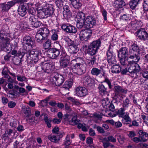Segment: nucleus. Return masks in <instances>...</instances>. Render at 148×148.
Returning a JSON list of instances; mask_svg holds the SVG:
<instances>
[{
  "label": "nucleus",
  "mask_w": 148,
  "mask_h": 148,
  "mask_svg": "<svg viewBox=\"0 0 148 148\" xmlns=\"http://www.w3.org/2000/svg\"><path fill=\"white\" fill-rule=\"evenodd\" d=\"M116 136L117 137V138L119 142L123 143V142L124 138L120 134H117Z\"/></svg>",
  "instance_id": "63"
},
{
  "label": "nucleus",
  "mask_w": 148,
  "mask_h": 148,
  "mask_svg": "<svg viewBox=\"0 0 148 148\" xmlns=\"http://www.w3.org/2000/svg\"><path fill=\"white\" fill-rule=\"evenodd\" d=\"M29 16L36 15V10L33 7L30 8L28 10Z\"/></svg>",
  "instance_id": "56"
},
{
  "label": "nucleus",
  "mask_w": 148,
  "mask_h": 148,
  "mask_svg": "<svg viewBox=\"0 0 148 148\" xmlns=\"http://www.w3.org/2000/svg\"><path fill=\"white\" fill-rule=\"evenodd\" d=\"M72 85V82L66 81L63 85V87L65 89H68L71 87Z\"/></svg>",
  "instance_id": "47"
},
{
  "label": "nucleus",
  "mask_w": 148,
  "mask_h": 148,
  "mask_svg": "<svg viewBox=\"0 0 148 148\" xmlns=\"http://www.w3.org/2000/svg\"><path fill=\"white\" fill-rule=\"evenodd\" d=\"M67 121L69 123L73 125H76V124L78 123L79 121V120L77 119V117L75 116H67Z\"/></svg>",
  "instance_id": "20"
},
{
  "label": "nucleus",
  "mask_w": 148,
  "mask_h": 148,
  "mask_svg": "<svg viewBox=\"0 0 148 148\" xmlns=\"http://www.w3.org/2000/svg\"><path fill=\"white\" fill-rule=\"evenodd\" d=\"M35 37L37 42L40 43H42L45 39L38 31Z\"/></svg>",
  "instance_id": "30"
},
{
  "label": "nucleus",
  "mask_w": 148,
  "mask_h": 148,
  "mask_svg": "<svg viewBox=\"0 0 148 148\" xmlns=\"http://www.w3.org/2000/svg\"><path fill=\"white\" fill-rule=\"evenodd\" d=\"M48 138L51 142L56 143H58L61 137L58 134H50L48 136Z\"/></svg>",
  "instance_id": "18"
},
{
  "label": "nucleus",
  "mask_w": 148,
  "mask_h": 148,
  "mask_svg": "<svg viewBox=\"0 0 148 148\" xmlns=\"http://www.w3.org/2000/svg\"><path fill=\"white\" fill-rule=\"evenodd\" d=\"M52 77L53 83H55L57 86L62 85L64 81L63 76L57 73H54Z\"/></svg>",
  "instance_id": "4"
},
{
  "label": "nucleus",
  "mask_w": 148,
  "mask_h": 148,
  "mask_svg": "<svg viewBox=\"0 0 148 148\" xmlns=\"http://www.w3.org/2000/svg\"><path fill=\"white\" fill-rule=\"evenodd\" d=\"M43 9L46 15V17H52L53 15H54V12L55 9L54 8L53 5L48 4L46 5V7Z\"/></svg>",
  "instance_id": "10"
},
{
  "label": "nucleus",
  "mask_w": 148,
  "mask_h": 148,
  "mask_svg": "<svg viewBox=\"0 0 148 148\" xmlns=\"http://www.w3.org/2000/svg\"><path fill=\"white\" fill-rule=\"evenodd\" d=\"M113 46L111 45H110L106 53V55L107 56V59L109 58H110L113 56H115L114 54V53L112 51V48Z\"/></svg>",
  "instance_id": "35"
},
{
  "label": "nucleus",
  "mask_w": 148,
  "mask_h": 148,
  "mask_svg": "<svg viewBox=\"0 0 148 148\" xmlns=\"http://www.w3.org/2000/svg\"><path fill=\"white\" fill-rule=\"evenodd\" d=\"M128 51L127 49L125 47L121 48L118 52V58H126L128 56Z\"/></svg>",
  "instance_id": "16"
},
{
  "label": "nucleus",
  "mask_w": 148,
  "mask_h": 148,
  "mask_svg": "<svg viewBox=\"0 0 148 148\" xmlns=\"http://www.w3.org/2000/svg\"><path fill=\"white\" fill-rule=\"evenodd\" d=\"M56 46L57 48H50L47 51L48 56L52 59L57 58L60 54V50H61L64 52V48L58 43H56Z\"/></svg>",
  "instance_id": "2"
},
{
  "label": "nucleus",
  "mask_w": 148,
  "mask_h": 148,
  "mask_svg": "<svg viewBox=\"0 0 148 148\" xmlns=\"http://www.w3.org/2000/svg\"><path fill=\"white\" fill-rule=\"evenodd\" d=\"M85 21L82 20L80 21H77V27L78 28H81L84 25L85 26Z\"/></svg>",
  "instance_id": "52"
},
{
  "label": "nucleus",
  "mask_w": 148,
  "mask_h": 148,
  "mask_svg": "<svg viewBox=\"0 0 148 148\" xmlns=\"http://www.w3.org/2000/svg\"><path fill=\"white\" fill-rule=\"evenodd\" d=\"M41 67L44 71L46 73H49L51 71L52 65L49 63L45 62L41 63Z\"/></svg>",
  "instance_id": "13"
},
{
  "label": "nucleus",
  "mask_w": 148,
  "mask_h": 148,
  "mask_svg": "<svg viewBox=\"0 0 148 148\" xmlns=\"http://www.w3.org/2000/svg\"><path fill=\"white\" fill-rule=\"evenodd\" d=\"M125 109L123 108H121L116 112V114L118 115L119 117H123L125 116Z\"/></svg>",
  "instance_id": "33"
},
{
  "label": "nucleus",
  "mask_w": 148,
  "mask_h": 148,
  "mask_svg": "<svg viewBox=\"0 0 148 148\" xmlns=\"http://www.w3.org/2000/svg\"><path fill=\"white\" fill-rule=\"evenodd\" d=\"M69 56L65 54H62L59 62L60 66L63 68L67 67L69 64Z\"/></svg>",
  "instance_id": "9"
},
{
  "label": "nucleus",
  "mask_w": 148,
  "mask_h": 148,
  "mask_svg": "<svg viewBox=\"0 0 148 148\" xmlns=\"http://www.w3.org/2000/svg\"><path fill=\"white\" fill-rule=\"evenodd\" d=\"M138 2L139 0H131L129 3L131 8L134 9L137 6Z\"/></svg>",
  "instance_id": "39"
},
{
  "label": "nucleus",
  "mask_w": 148,
  "mask_h": 148,
  "mask_svg": "<svg viewBox=\"0 0 148 148\" xmlns=\"http://www.w3.org/2000/svg\"><path fill=\"white\" fill-rule=\"evenodd\" d=\"M110 103L108 98L104 99L102 100L103 106L105 108H107Z\"/></svg>",
  "instance_id": "40"
},
{
  "label": "nucleus",
  "mask_w": 148,
  "mask_h": 148,
  "mask_svg": "<svg viewBox=\"0 0 148 148\" xmlns=\"http://www.w3.org/2000/svg\"><path fill=\"white\" fill-rule=\"evenodd\" d=\"M65 41L67 43L69 47L71 45H74L73 42L68 37H66L64 38Z\"/></svg>",
  "instance_id": "59"
},
{
  "label": "nucleus",
  "mask_w": 148,
  "mask_h": 148,
  "mask_svg": "<svg viewBox=\"0 0 148 148\" xmlns=\"http://www.w3.org/2000/svg\"><path fill=\"white\" fill-rule=\"evenodd\" d=\"M63 3L62 0H56V4L58 8L62 7L63 5Z\"/></svg>",
  "instance_id": "61"
},
{
  "label": "nucleus",
  "mask_w": 148,
  "mask_h": 148,
  "mask_svg": "<svg viewBox=\"0 0 148 148\" xmlns=\"http://www.w3.org/2000/svg\"><path fill=\"white\" fill-rule=\"evenodd\" d=\"M101 42L99 39L93 41L90 45V47L95 48L98 50L101 46Z\"/></svg>",
  "instance_id": "23"
},
{
  "label": "nucleus",
  "mask_w": 148,
  "mask_h": 148,
  "mask_svg": "<svg viewBox=\"0 0 148 148\" xmlns=\"http://www.w3.org/2000/svg\"><path fill=\"white\" fill-rule=\"evenodd\" d=\"M102 69L100 68V69L96 67L93 68L91 71V74L93 75L98 76L101 73Z\"/></svg>",
  "instance_id": "27"
},
{
  "label": "nucleus",
  "mask_w": 148,
  "mask_h": 148,
  "mask_svg": "<svg viewBox=\"0 0 148 148\" xmlns=\"http://www.w3.org/2000/svg\"><path fill=\"white\" fill-rule=\"evenodd\" d=\"M114 92L115 95L117 97L119 96L123 98V95L121 93H126L127 92V89L123 88L122 87L119 86H114Z\"/></svg>",
  "instance_id": "11"
},
{
  "label": "nucleus",
  "mask_w": 148,
  "mask_h": 148,
  "mask_svg": "<svg viewBox=\"0 0 148 148\" xmlns=\"http://www.w3.org/2000/svg\"><path fill=\"white\" fill-rule=\"evenodd\" d=\"M102 114L104 116L108 117H113L116 116V115L110 112V110L105 109L102 110Z\"/></svg>",
  "instance_id": "28"
},
{
  "label": "nucleus",
  "mask_w": 148,
  "mask_h": 148,
  "mask_svg": "<svg viewBox=\"0 0 148 148\" xmlns=\"http://www.w3.org/2000/svg\"><path fill=\"white\" fill-rule=\"evenodd\" d=\"M23 45H27L32 47L34 45V41L30 36H26L23 38Z\"/></svg>",
  "instance_id": "14"
},
{
  "label": "nucleus",
  "mask_w": 148,
  "mask_h": 148,
  "mask_svg": "<svg viewBox=\"0 0 148 148\" xmlns=\"http://www.w3.org/2000/svg\"><path fill=\"white\" fill-rule=\"evenodd\" d=\"M123 119H122V123L124 124H127L131 121V119L128 114H126L124 117H122Z\"/></svg>",
  "instance_id": "41"
},
{
  "label": "nucleus",
  "mask_w": 148,
  "mask_h": 148,
  "mask_svg": "<svg viewBox=\"0 0 148 148\" xmlns=\"http://www.w3.org/2000/svg\"><path fill=\"white\" fill-rule=\"evenodd\" d=\"M107 59L108 63L111 65L115 64L116 62L115 56L110 58H109Z\"/></svg>",
  "instance_id": "54"
},
{
  "label": "nucleus",
  "mask_w": 148,
  "mask_h": 148,
  "mask_svg": "<svg viewBox=\"0 0 148 148\" xmlns=\"http://www.w3.org/2000/svg\"><path fill=\"white\" fill-rule=\"evenodd\" d=\"M100 11L103 16V19L104 21H106L107 20V12L103 8V7H101Z\"/></svg>",
  "instance_id": "46"
},
{
  "label": "nucleus",
  "mask_w": 148,
  "mask_h": 148,
  "mask_svg": "<svg viewBox=\"0 0 148 148\" xmlns=\"http://www.w3.org/2000/svg\"><path fill=\"white\" fill-rule=\"evenodd\" d=\"M121 71V67L119 65H117L113 66L111 69V72L113 73H119Z\"/></svg>",
  "instance_id": "32"
},
{
  "label": "nucleus",
  "mask_w": 148,
  "mask_h": 148,
  "mask_svg": "<svg viewBox=\"0 0 148 148\" xmlns=\"http://www.w3.org/2000/svg\"><path fill=\"white\" fill-rule=\"evenodd\" d=\"M3 31H1L0 32V40H2L7 37L5 33H3Z\"/></svg>",
  "instance_id": "64"
},
{
  "label": "nucleus",
  "mask_w": 148,
  "mask_h": 148,
  "mask_svg": "<svg viewBox=\"0 0 148 148\" xmlns=\"http://www.w3.org/2000/svg\"><path fill=\"white\" fill-rule=\"evenodd\" d=\"M37 15L40 18H47L46 15L43 8L38 12Z\"/></svg>",
  "instance_id": "44"
},
{
  "label": "nucleus",
  "mask_w": 148,
  "mask_h": 148,
  "mask_svg": "<svg viewBox=\"0 0 148 148\" xmlns=\"http://www.w3.org/2000/svg\"><path fill=\"white\" fill-rule=\"evenodd\" d=\"M85 67L80 66L78 65H75L73 66V71L79 75L84 74L85 71Z\"/></svg>",
  "instance_id": "12"
},
{
  "label": "nucleus",
  "mask_w": 148,
  "mask_h": 148,
  "mask_svg": "<svg viewBox=\"0 0 148 148\" xmlns=\"http://www.w3.org/2000/svg\"><path fill=\"white\" fill-rule=\"evenodd\" d=\"M132 48L134 51H135L136 54H139V47L135 43L132 46Z\"/></svg>",
  "instance_id": "55"
},
{
  "label": "nucleus",
  "mask_w": 148,
  "mask_h": 148,
  "mask_svg": "<svg viewBox=\"0 0 148 148\" xmlns=\"http://www.w3.org/2000/svg\"><path fill=\"white\" fill-rule=\"evenodd\" d=\"M127 65L128 71L130 73L131 76L135 78L138 77L139 65L136 63L132 62V61H128Z\"/></svg>",
  "instance_id": "3"
},
{
  "label": "nucleus",
  "mask_w": 148,
  "mask_h": 148,
  "mask_svg": "<svg viewBox=\"0 0 148 148\" xmlns=\"http://www.w3.org/2000/svg\"><path fill=\"white\" fill-rule=\"evenodd\" d=\"M68 100L72 102L74 104L77 105H79L80 104L79 102L76 99L72 97H69L68 98Z\"/></svg>",
  "instance_id": "57"
},
{
  "label": "nucleus",
  "mask_w": 148,
  "mask_h": 148,
  "mask_svg": "<svg viewBox=\"0 0 148 148\" xmlns=\"http://www.w3.org/2000/svg\"><path fill=\"white\" fill-rule=\"evenodd\" d=\"M44 120L48 127L50 128L51 127V122L52 120L50 119H48L47 115L44 116Z\"/></svg>",
  "instance_id": "43"
},
{
  "label": "nucleus",
  "mask_w": 148,
  "mask_h": 148,
  "mask_svg": "<svg viewBox=\"0 0 148 148\" xmlns=\"http://www.w3.org/2000/svg\"><path fill=\"white\" fill-rule=\"evenodd\" d=\"M87 52L90 56L95 55L97 52V50L95 49V48L90 47V45H89L88 49L87 50Z\"/></svg>",
  "instance_id": "31"
},
{
  "label": "nucleus",
  "mask_w": 148,
  "mask_h": 148,
  "mask_svg": "<svg viewBox=\"0 0 148 148\" xmlns=\"http://www.w3.org/2000/svg\"><path fill=\"white\" fill-rule=\"evenodd\" d=\"M74 93L76 96L80 97H84L88 94L87 90L85 87L79 86L75 88Z\"/></svg>",
  "instance_id": "5"
},
{
  "label": "nucleus",
  "mask_w": 148,
  "mask_h": 148,
  "mask_svg": "<svg viewBox=\"0 0 148 148\" xmlns=\"http://www.w3.org/2000/svg\"><path fill=\"white\" fill-rule=\"evenodd\" d=\"M73 61H75L77 63L75 65H78L80 66H84L86 67V63L84 59L82 58L78 57Z\"/></svg>",
  "instance_id": "24"
},
{
  "label": "nucleus",
  "mask_w": 148,
  "mask_h": 148,
  "mask_svg": "<svg viewBox=\"0 0 148 148\" xmlns=\"http://www.w3.org/2000/svg\"><path fill=\"white\" fill-rule=\"evenodd\" d=\"M22 109L27 117H29L31 115V110L29 107L26 106L25 105H23L22 106Z\"/></svg>",
  "instance_id": "25"
},
{
  "label": "nucleus",
  "mask_w": 148,
  "mask_h": 148,
  "mask_svg": "<svg viewBox=\"0 0 148 148\" xmlns=\"http://www.w3.org/2000/svg\"><path fill=\"white\" fill-rule=\"evenodd\" d=\"M97 23L95 18L91 16H88L85 20V27L87 28H92L96 25Z\"/></svg>",
  "instance_id": "7"
},
{
  "label": "nucleus",
  "mask_w": 148,
  "mask_h": 148,
  "mask_svg": "<svg viewBox=\"0 0 148 148\" xmlns=\"http://www.w3.org/2000/svg\"><path fill=\"white\" fill-rule=\"evenodd\" d=\"M79 50V48L75 45H71L69 47V51L71 53H75Z\"/></svg>",
  "instance_id": "29"
},
{
  "label": "nucleus",
  "mask_w": 148,
  "mask_h": 148,
  "mask_svg": "<svg viewBox=\"0 0 148 148\" xmlns=\"http://www.w3.org/2000/svg\"><path fill=\"white\" fill-rule=\"evenodd\" d=\"M85 14L82 12L77 13L76 16V20L77 21H80L82 20L84 21L85 19Z\"/></svg>",
  "instance_id": "34"
},
{
  "label": "nucleus",
  "mask_w": 148,
  "mask_h": 148,
  "mask_svg": "<svg viewBox=\"0 0 148 148\" xmlns=\"http://www.w3.org/2000/svg\"><path fill=\"white\" fill-rule=\"evenodd\" d=\"M38 31L45 39L47 37L49 34V31L47 28H41Z\"/></svg>",
  "instance_id": "26"
},
{
  "label": "nucleus",
  "mask_w": 148,
  "mask_h": 148,
  "mask_svg": "<svg viewBox=\"0 0 148 148\" xmlns=\"http://www.w3.org/2000/svg\"><path fill=\"white\" fill-rule=\"evenodd\" d=\"M51 46V41L50 40H47L43 44V47L45 49L50 48Z\"/></svg>",
  "instance_id": "45"
},
{
  "label": "nucleus",
  "mask_w": 148,
  "mask_h": 148,
  "mask_svg": "<svg viewBox=\"0 0 148 148\" xmlns=\"http://www.w3.org/2000/svg\"><path fill=\"white\" fill-rule=\"evenodd\" d=\"M98 88L99 93L101 95H103L107 93L106 89L102 84L99 85Z\"/></svg>",
  "instance_id": "36"
},
{
  "label": "nucleus",
  "mask_w": 148,
  "mask_h": 148,
  "mask_svg": "<svg viewBox=\"0 0 148 148\" xmlns=\"http://www.w3.org/2000/svg\"><path fill=\"white\" fill-rule=\"evenodd\" d=\"M138 54H136V53H134L133 55H130L128 58V60L129 59H133L132 61V62L136 63L139 61V58H138Z\"/></svg>",
  "instance_id": "38"
},
{
  "label": "nucleus",
  "mask_w": 148,
  "mask_h": 148,
  "mask_svg": "<svg viewBox=\"0 0 148 148\" xmlns=\"http://www.w3.org/2000/svg\"><path fill=\"white\" fill-rule=\"evenodd\" d=\"M12 134H13V131L11 129H9L5 131L4 136L5 137H10L14 136V134L12 135Z\"/></svg>",
  "instance_id": "53"
},
{
  "label": "nucleus",
  "mask_w": 148,
  "mask_h": 148,
  "mask_svg": "<svg viewBox=\"0 0 148 148\" xmlns=\"http://www.w3.org/2000/svg\"><path fill=\"white\" fill-rule=\"evenodd\" d=\"M72 4L73 7L75 9H78L82 6V4L79 0H76L72 2Z\"/></svg>",
  "instance_id": "42"
},
{
  "label": "nucleus",
  "mask_w": 148,
  "mask_h": 148,
  "mask_svg": "<svg viewBox=\"0 0 148 148\" xmlns=\"http://www.w3.org/2000/svg\"><path fill=\"white\" fill-rule=\"evenodd\" d=\"M139 39L143 40H148V34L144 28H139Z\"/></svg>",
  "instance_id": "15"
},
{
  "label": "nucleus",
  "mask_w": 148,
  "mask_h": 148,
  "mask_svg": "<svg viewBox=\"0 0 148 148\" xmlns=\"http://www.w3.org/2000/svg\"><path fill=\"white\" fill-rule=\"evenodd\" d=\"M92 31L90 29H86L81 31L79 34L80 39L82 40L87 41L91 36Z\"/></svg>",
  "instance_id": "8"
},
{
  "label": "nucleus",
  "mask_w": 148,
  "mask_h": 148,
  "mask_svg": "<svg viewBox=\"0 0 148 148\" xmlns=\"http://www.w3.org/2000/svg\"><path fill=\"white\" fill-rule=\"evenodd\" d=\"M148 139V134L142 130H139V141L145 142Z\"/></svg>",
  "instance_id": "19"
},
{
  "label": "nucleus",
  "mask_w": 148,
  "mask_h": 148,
  "mask_svg": "<svg viewBox=\"0 0 148 148\" xmlns=\"http://www.w3.org/2000/svg\"><path fill=\"white\" fill-rule=\"evenodd\" d=\"M90 118L92 120L95 121V118L97 119H101L102 118L101 116L99 114H95L89 116Z\"/></svg>",
  "instance_id": "58"
},
{
  "label": "nucleus",
  "mask_w": 148,
  "mask_h": 148,
  "mask_svg": "<svg viewBox=\"0 0 148 148\" xmlns=\"http://www.w3.org/2000/svg\"><path fill=\"white\" fill-rule=\"evenodd\" d=\"M61 27L65 32L69 33H75L77 32L75 27L69 24H63Z\"/></svg>",
  "instance_id": "6"
},
{
  "label": "nucleus",
  "mask_w": 148,
  "mask_h": 148,
  "mask_svg": "<svg viewBox=\"0 0 148 148\" xmlns=\"http://www.w3.org/2000/svg\"><path fill=\"white\" fill-rule=\"evenodd\" d=\"M10 71L7 68H4L3 69L2 71V74L4 75L5 77H6L7 75H9L8 74V72Z\"/></svg>",
  "instance_id": "62"
},
{
  "label": "nucleus",
  "mask_w": 148,
  "mask_h": 148,
  "mask_svg": "<svg viewBox=\"0 0 148 148\" xmlns=\"http://www.w3.org/2000/svg\"><path fill=\"white\" fill-rule=\"evenodd\" d=\"M18 14L22 17L24 16L27 12V8L24 5H20L18 8Z\"/></svg>",
  "instance_id": "21"
},
{
  "label": "nucleus",
  "mask_w": 148,
  "mask_h": 148,
  "mask_svg": "<svg viewBox=\"0 0 148 148\" xmlns=\"http://www.w3.org/2000/svg\"><path fill=\"white\" fill-rule=\"evenodd\" d=\"M17 79L18 81L22 82L25 81L26 79V78L24 76L17 75Z\"/></svg>",
  "instance_id": "60"
},
{
  "label": "nucleus",
  "mask_w": 148,
  "mask_h": 148,
  "mask_svg": "<svg viewBox=\"0 0 148 148\" xmlns=\"http://www.w3.org/2000/svg\"><path fill=\"white\" fill-rule=\"evenodd\" d=\"M15 3L13 1L8 2L7 3H3L1 4L0 7L2 10L4 11L8 10L12 6L15 4Z\"/></svg>",
  "instance_id": "17"
},
{
  "label": "nucleus",
  "mask_w": 148,
  "mask_h": 148,
  "mask_svg": "<svg viewBox=\"0 0 148 148\" xmlns=\"http://www.w3.org/2000/svg\"><path fill=\"white\" fill-rule=\"evenodd\" d=\"M20 55H24L25 53L27 54V58L34 61L35 62H38L39 59V57L40 56L41 54L40 51L38 49H33L32 50H29L27 53V51L25 49H24V51H21V50L19 51Z\"/></svg>",
  "instance_id": "1"
},
{
  "label": "nucleus",
  "mask_w": 148,
  "mask_h": 148,
  "mask_svg": "<svg viewBox=\"0 0 148 148\" xmlns=\"http://www.w3.org/2000/svg\"><path fill=\"white\" fill-rule=\"evenodd\" d=\"M42 25L41 22L40 21H38L36 20V21L32 23L31 24L32 27H40Z\"/></svg>",
  "instance_id": "51"
},
{
  "label": "nucleus",
  "mask_w": 148,
  "mask_h": 148,
  "mask_svg": "<svg viewBox=\"0 0 148 148\" xmlns=\"http://www.w3.org/2000/svg\"><path fill=\"white\" fill-rule=\"evenodd\" d=\"M70 136L69 135H67L64 140L63 145L65 146V147L66 148H68L71 142V140H70Z\"/></svg>",
  "instance_id": "37"
},
{
  "label": "nucleus",
  "mask_w": 148,
  "mask_h": 148,
  "mask_svg": "<svg viewBox=\"0 0 148 148\" xmlns=\"http://www.w3.org/2000/svg\"><path fill=\"white\" fill-rule=\"evenodd\" d=\"M63 14L64 17L66 18H69L71 16L70 11H63Z\"/></svg>",
  "instance_id": "48"
},
{
  "label": "nucleus",
  "mask_w": 148,
  "mask_h": 148,
  "mask_svg": "<svg viewBox=\"0 0 148 148\" xmlns=\"http://www.w3.org/2000/svg\"><path fill=\"white\" fill-rule=\"evenodd\" d=\"M83 81L86 85H89L93 81V79L88 74L85 75L82 78Z\"/></svg>",
  "instance_id": "22"
},
{
  "label": "nucleus",
  "mask_w": 148,
  "mask_h": 148,
  "mask_svg": "<svg viewBox=\"0 0 148 148\" xmlns=\"http://www.w3.org/2000/svg\"><path fill=\"white\" fill-rule=\"evenodd\" d=\"M130 101L127 98H126L123 101L122 106L123 108H127L129 106Z\"/></svg>",
  "instance_id": "49"
},
{
  "label": "nucleus",
  "mask_w": 148,
  "mask_h": 148,
  "mask_svg": "<svg viewBox=\"0 0 148 148\" xmlns=\"http://www.w3.org/2000/svg\"><path fill=\"white\" fill-rule=\"evenodd\" d=\"M29 21L31 25L32 23L34 22L37 20V16L36 15H31L29 16Z\"/></svg>",
  "instance_id": "50"
}]
</instances>
